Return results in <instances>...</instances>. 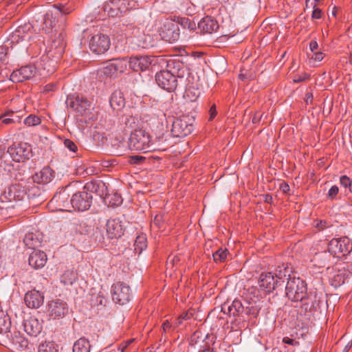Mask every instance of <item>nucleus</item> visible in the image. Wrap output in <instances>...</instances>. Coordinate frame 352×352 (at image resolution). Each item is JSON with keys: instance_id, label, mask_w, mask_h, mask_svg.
Masks as SVG:
<instances>
[{"instance_id": "nucleus-15", "label": "nucleus", "mask_w": 352, "mask_h": 352, "mask_svg": "<svg viewBox=\"0 0 352 352\" xmlns=\"http://www.w3.org/2000/svg\"><path fill=\"white\" fill-rule=\"evenodd\" d=\"M110 46V40L107 35L101 33L94 35L89 41L91 51L97 54L107 52Z\"/></svg>"}, {"instance_id": "nucleus-42", "label": "nucleus", "mask_w": 352, "mask_h": 352, "mask_svg": "<svg viewBox=\"0 0 352 352\" xmlns=\"http://www.w3.org/2000/svg\"><path fill=\"white\" fill-rule=\"evenodd\" d=\"M228 255V250L222 248H219L212 254L213 260L216 263H222L226 261Z\"/></svg>"}, {"instance_id": "nucleus-53", "label": "nucleus", "mask_w": 352, "mask_h": 352, "mask_svg": "<svg viewBox=\"0 0 352 352\" xmlns=\"http://www.w3.org/2000/svg\"><path fill=\"white\" fill-rule=\"evenodd\" d=\"M122 120L124 122V124H126V127L133 128V124H135L136 119L133 116H126L125 117H123Z\"/></svg>"}, {"instance_id": "nucleus-40", "label": "nucleus", "mask_w": 352, "mask_h": 352, "mask_svg": "<svg viewBox=\"0 0 352 352\" xmlns=\"http://www.w3.org/2000/svg\"><path fill=\"white\" fill-rule=\"evenodd\" d=\"M77 279V274L73 270H66L60 276V282L65 285H72Z\"/></svg>"}, {"instance_id": "nucleus-39", "label": "nucleus", "mask_w": 352, "mask_h": 352, "mask_svg": "<svg viewBox=\"0 0 352 352\" xmlns=\"http://www.w3.org/2000/svg\"><path fill=\"white\" fill-rule=\"evenodd\" d=\"M0 120L2 123L6 124H10L12 123H19L21 122V116L18 115L17 113H14V111H8L1 117H0Z\"/></svg>"}, {"instance_id": "nucleus-45", "label": "nucleus", "mask_w": 352, "mask_h": 352, "mask_svg": "<svg viewBox=\"0 0 352 352\" xmlns=\"http://www.w3.org/2000/svg\"><path fill=\"white\" fill-rule=\"evenodd\" d=\"M38 352H58L57 345L54 342H45L40 344Z\"/></svg>"}, {"instance_id": "nucleus-56", "label": "nucleus", "mask_w": 352, "mask_h": 352, "mask_svg": "<svg viewBox=\"0 0 352 352\" xmlns=\"http://www.w3.org/2000/svg\"><path fill=\"white\" fill-rule=\"evenodd\" d=\"M57 89L56 85L55 83H49L47 84L43 88L44 93H50L55 91Z\"/></svg>"}, {"instance_id": "nucleus-10", "label": "nucleus", "mask_w": 352, "mask_h": 352, "mask_svg": "<svg viewBox=\"0 0 352 352\" xmlns=\"http://www.w3.org/2000/svg\"><path fill=\"white\" fill-rule=\"evenodd\" d=\"M126 28L129 30H132V34H135L131 41V43L135 45L134 48L149 49L154 46L155 42L151 35L145 34L132 24L127 25Z\"/></svg>"}, {"instance_id": "nucleus-58", "label": "nucleus", "mask_w": 352, "mask_h": 352, "mask_svg": "<svg viewBox=\"0 0 352 352\" xmlns=\"http://www.w3.org/2000/svg\"><path fill=\"white\" fill-rule=\"evenodd\" d=\"M217 114L216 105L214 104L211 106L209 110V120L212 121Z\"/></svg>"}, {"instance_id": "nucleus-13", "label": "nucleus", "mask_w": 352, "mask_h": 352, "mask_svg": "<svg viewBox=\"0 0 352 352\" xmlns=\"http://www.w3.org/2000/svg\"><path fill=\"white\" fill-rule=\"evenodd\" d=\"M25 197V187L20 184H15L5 189L0 196V200L2 203H9L12 201L23 200Z\"/></svg>"}, {"instance_id": "nucleus-47", "label": "nucleus", "mask_w": 352, "mask_h": 352, "mask_svg": "<svg viewBox=\"0 0 352 352\" xmlns=\"http://www.w3.org/2000/svg\"><path fill=\"white\" fill-rule=\"evenodd\" d=\"M146 160V157L141 155H130L128 157L127 162L130 164H142Z\"/></svg>"}, {"instance_id": "nucleus-11", "label": "nucleus", "mask_w": 352, "mask_h": 352, "mask_svg": "<svg viewBox=\"0 0 352 352\" xmlns=\"http://www.w3.org/2000/svg\"><path fill=\"white\" fill-rule=\"evenodd\" d=\"M71 12L72 9L65 5H54L52 9L45 14L43 23L46 28H53L59 16L69 14Z\"/></svg>"}, {"instance_id": "nucleus-23", "label": "nucleus", "mask_w": 352, "mask_h": 352, "mask_svg": "<svg viewBox=\"0 0 352 352\" xmlns=\"http://www.w3.org/2000/svg\"><path fill=\"white\" fill-rule=\"evenodd\" d=\"M54 174V171L50 167L45 166L32 175V179L34 183L44 186L52 181Z\"/></svg>"}, {"instance_id": "nucleus-48", "label": "nucleus", "mask_w": 352, "mask_h": 352, "mask_svg": "<svg viewBox=\"0 0 352 352\" xmlns=\"http://www.w3.org/2000/svg\"><path fill=\"white\" fill-rule=\"evenodd\" d=\"M340 184L342 187L349 188V191L352 192V178L350 179L346 175H342L340 177Z\"/></svg>"}, {"instance_id": "nucleus-17", "label": "nucleus", "mask_w": 352, "mask_h": 352, "mask_svg": "<svg viewBox=\"0 0 352 352\" xmlns=\"http://www.w3.org/2000/svg\"><path fill=\"white\" fill-rule=\"evenodd\" d=\"M155 60V58L149 56H132L129 60V66L135 72H143L148 69Z\"/></svg>"}, {"instance_id": "nucleus-46", "label": "nucleus", "mask_w": 352, "mask_h": 352, "mask_svg": "<svg viewBox=\"0 0 352 352\" xmlns=\"http://www.w3.org/2000/svg\"><path fill=\"white\" fill-rule=\"evenodd\" d=\"M113 64L112 61L107 63V65L100 69L99 74L100 75H104L106 76H111L116 74L114 67H113Z\"/></svg>"}, {"instance_id": "nucleus-41", "label": "nucleus", "mask_w": 352, "mask_h": 352, "mask_svg": "<svg viewBox=\"0 0 352 352\" xmlns=\"http://www.w3.org/2000/svg\"><path fill=\"white\" fill-rule=\"evenodd\" d=\"M115 68L116 73H123L126 69L127 65H129V60L126 58H115L111 60Z\"/></svg>"}, {"instance_id": "nucleus-37", "label": "nucleus", "mask_w": 352, "mask_h": 352, "mask_svg": "<svg viewBox=\"0 0 352 352\" xmlns=\"http://www.w3.org/2000/svg\"><path fill=\"white\" fill-rule=\"evenodd\" d=\"M302 301H303V303L301 309L305 312H311L316 309L319 304V300L316 298V295L314 296V299H311V294L306 296Z\"/></svg>"}, {"instance_id": "nucleus-1", "label": "nucleus", "mask_w": 352, "mask_h": 352, "mask_svg": "<svg viewBox=\"0 0 352 352\" xmlns=\"http://www.w3.org/2000/svg\"><path fill=\"white\" fill-rule=\"evenodd\" d=\"M104 187V184L101 182L87 183L82 190L74 193L70 198L72 208L78 211L88 210L93 199L92 195L88 191L98 193L99 189Z\"/></svg>"}, {"instance_id": "nucleus-54", "label": "nucleus", "mask_w": 352, "mask_h": 352, "mask_svg": "<svg viewBox=\"0 0 352 352\" xmlns=\"http://www.w3.org/2000/svg\"><path fill=\"white\" fill-rule=\"evenodd\" d=\"M64 145L69 151L74 153H75L77 151V146L73 141L70 140L69 139H65L64 140Z\"/></svg>"}, {"instance_id": "nucleus-55", "label": "nucleus", "mask_w": 352, "mask_h": 352, "mask_svg": "<svg viewBox=\"0 0 352 352\" xmlns=\"http://www.w3.org/2000/svg\"><path fill=\"white\" fill-rule=\"evenodd\" d=\"M322 10L320 8H316V5L314 4V10L311 14V18L313 19H319L322 18Z\"/></svg>"}, {"instance_id": "nucleus-62", "label": "nucleus", "mask_w": 352, "mask_h": 352, "mask_svg": "<svg viewBox=\"0 0 352 352\" xmlns=\"http://www.w3.org/2000/svg\"><path fill=\"white\" fill-rule=\"evenodd\" d=\"M313 94L311 92H307L305 94V101L306 104H311L313 102Z\"/></svg>"}, {"instance_id": "nucleus-16", "label": "nucleus", "mask_w": 352, "mask_h": 352, "mask_svg": "<svg viewBox=\"0 0 352 352\" xmlns=\"http://www.w3.org/2000/svg\"><path fill=\"white\" fill-rule=\"evenodd\" d=\"M125 228V221L118 218L110 219L106 223L107 234L109 239L120 238L123 235Z\"/></svg>"}, {"instance_id": "nucleus-52", "label": "nucleus", "mask_w": 352, "mask_h": 352, "mask_svg": "<svg viewBox=\"0 0 352 352\" xmlns=\"http://www.w3.org/2000/svg\"><path fill=\"white\" fill-rule=\"evenodd\" d=\"M289 270L287 268H284L283 270H279L278 272L276 274L275 280H278V283H280V280H282L283 278L287 276L289 278Z\"/></svg>"}, {"instance_id": "nucleus-36", "label": "nucleus", "mask_w": 352, "mask_h": 352, "mask_svg": "<svg viewBox=\"0 0 352 352\" xmlns=\"http://www.w3.org/2000/svg\"><path fill=\"white\" fill-rule=\"evenodd\" d=\"M90 349L89 341L84 337L76 340L73 346V352H90Z\"/></svg>"}, {"instance_id": "nucleus-14", "label": "nucleus", "mask_w": 352, "mask_h": 352, "mask_svg": "<svg viewBox=\"0 0 352 352\" xmlns=\"http://www.w3.org/2000/svg\"><path fill=\"white\" fill-rule=\"evenodd\" d=\"M187 117L176 118L172 124L171 133L174 137L184 138L192 133L193 125L188 122Z\"/></svg>"}, {"instance_id": "nucleus-51", "label": "nucleus", "mask_w": 352, "mask_h": 352, "mask_svg": "<svg viewBox=\"0 0 352 352\" xmlns=\"http://www.w3.org/2000/svg\"><path fill=\"white\" fill-rule=\"evenodd\" d=\"M118 8H119V16L129 10V4L126 0H118Z\"/></svg>"}, {"instance_id": "nucleus-27", "label": "nucleus", "mask_w": 352, "mask_h": 352, "mask_svg": "<svg viewBox=\"0 0 352 352\" xmlns=\"http://www.w3.org/2000/svg\"><path fill=\"white\" fill-rule=\"evenodd\" d=\"M23 242L28 248L35 250L41 246L43 234L39 232H29L25 234Z\"/></svg>"}, {"instance_id": "nucleus-5", "label": "nucleus", "mask_w": 352, "mask_h": 352, "mask_svg": "<svg viewBox=\"0 0 352 352\" xmlns=\"http://www.w3.org/2000/svg\"><path fill=\"white\" fill-rule=\"evenodd\" d=\"M328 249L334 257H341L352 251V242L348 237L333 239L328 245Z\"/></svg>"}, {"instance_id": "nucleus-63", "label": "nucleus", "mask_w": 352, "mask_h": 352, "mask_svg": "<svg viewBox=\"0 0 352 352\" xmlns=\"http://www.w3.org/2000/svg\"><path fill=\"white\" fill-rule=\"evenodd\" d=\"M283 342L285 344H289V345H295V344H298L297 341H296L295 340L292 339L289 337L283 338Z\"/></svg>"}, {"instance_id": "nucleus-7", "label": "nucleus", "mask_w": 352, "mask_h": 352, "mask_svg": "<svg viewBox=\"0 0 352 352\" xmlns=\"http://www.w3.org/2000/svg\"><path fill=\"white\" fill-rule=\"evenodd\" d=\"M7 152L13 161L21 162L30 158L32 155V148L28 143L20 142L8 147Z\"/></svg>"}, {"instance_id": "nucleus-50", "label": "nucleus", "mask_w": 352, "mask_h": 352, "mask_svg": "<svg viewBox=\"0 0 352 352\" xmlns=\"http://www.w3.org/2000/svg\"><path fill=\"white\" fill-rule=\"evenodd\" d=\"M25 32V28L24 27H19L16 31L14 32L12 35L13 39H16V38H21V41L27 40L30 38V36L27 35H23V34Z\"/></svg>"}, {"instance_id": "nucleus-64", "label": "nucleus", "mask_w": 352, "mask_h": 352, "mask_svg": "<svg viewBox=\"0 0 352 352\" xmlns=\"http://www.w3.org/2000/svg\"><path fill=\"white\" fill-rule=\"evenodd\" d=\"M318 44L316 41H311L309 43V49L312 52H314L315 50H318Z\"/></svg>"}, {"instance_id": "nucleus-19", "label": "nucleus", "mask_w": 352, "mask_h": 352, "mask_svg": "<svg viewBox=\"0 0 352 352\" xmlns=\"http://www.w3.org/2000/svg\"><path fill=\"white\" fill-rule=\"evenodd\" d=\"M36 74V67L28 65L14 70L10 75V80L13 82H21L32 78Z\"/></svg>"}, {"instance_id": "nucleus-49", "label": "nucleus", "mask_w": 352, "mask_h": 352, "mask_svg": "<svg viewBox=\"0 0 352 352\" xmlns=\"http://www.w3.org/2000/svg\"><path fill=\"white\" fill-rule=\"evenodd\" d=\"M24 123L28 126H36L41 123L40 118L34 115H30L24 120Z\"/></svg>"}, {"instance_id": "nucleus-57", "label": "nucleus", "mask_w": 352, "mask_h": 352, "mask_svg": "<svg viewBox=\"0 0 352 352\" xmlns=\"http://www.w3.org/2000/svg\"><path fill=\"white\" fill-rule=\"evenodd\" d=\"M339 192V188L337 186H333L329 190L328 197L331 199H334Z\"/></svg>"}, {"instance_id": "nucleus-31", "label": "nucleus", "mask_w": 352, "mask_h": 352, "mask_svg": "<svg viewBox=\"0 0 352 352\" xmlns=\"http://www.w3.org/2000/svg\"><path fill=\"white\" fill-rule=\"evenodd\" d=\"M109 103L112 109L118 111L122 109L125 106L123 93L120 90L113 92L109 99Z\"/></svg>"}, {"instance_id": "nucleus-4", "label": "nucleus", "mask_w": 352, "mask_h": 352, "mask_svg": "<svg viewBox=\"0 0 352 352\" xmlns=\"http://www.w3.org/2000/svg\"><path fill=\"white\" fill-rule=\"evenodd\" d=\"M67 104V107L73 109L78 116H87L91 113V103L82 95L68 97Z\"/></svg>"}, {"instance_id": "nucleus-8", "label": "nucleus", "mask_w": 352, "mask_h": 352, "mask_svg": "<svg viewBox=\"0 0 352 352\" xmlns=\"http://www.w3.org/2000/svg\"><path fill=\"white\" fill-rule=\"evenodd\" d=\"M161 38L173 43L179 40L180 32L177 24L173 20H166L160 30Z\"/></svg>"}, {"instance_id": "nucleus-35", "label": "nucleus", "mask_w": 352, "mask_h": 352, "mask_svg": "<svg viewBox=\"0 0 352 352\" xmlns=\"http://www.w3.org/2000/svg\"><path fill=\"white\" fill-rule=\"evenodd\" d=\"M11 324V320L8 314L3 310H0V334L10 332Z\"/></svg>"}, {"instance_id": "nucleus-3", "label": "nucleus", "mask_w": 352, "mask_h": 352, "mask_svg": "<svg viewBox=\"0 0 352 352\" xmlns=\"http://www.w3.org/2000/svg\"><path fill=\"white\" fill-rule=\"evenodd\" d=\"M307 284L299 277L289 275L285 286L287 297L294 302L302 301L307 296Z\"/></svg>"}, {"instance_id": "nucleus-30", "label": "nucleus", "mask_w": 352, "mask_h": 352, "mask_svg": "<svg viewBox=\"0 0 352 352\" xmlns=\"http://www.w3.org/2000/svg\"><path fill=\"white\" fill-rule=\"evenodd\" d=\"M247 305L245 307L244 313L248 316L256 318L259 314L261 309L263 307V301L258 299L246 302Z\"/></svg>"}, {"instance_id": "nucleus-34", "label": "nucleus", "mask_w": 352, "mask_h": 352, "mask_svg": "<svg viewBox=\"0 0 352 352\" xmlns=\"http://www.w3.org/2000/svg\"><path fill=\"white\" fill-rule=\"evenodd\" d=\"M173 21L175 22L177 25H180L184 29H187L190 32H193L197 28L196 23L185 16H175Z\"/></svg>"}, {"instance_id": "nucleus-29", "label": "nucleus", "mask_w": 352, "mask_h": 352, "mask_svg": "<svg viewBox=\"0 0 352 352\" xmlns=\"http://www.w3.org/2000/svg\"><path fill=\"white\" fill-rule=\"evenodd\" d=\"M9 339L12 346L19 351H23L28 346V340L19 331L11 333Z\"/></svg>"}, {"instance_id": "nucleus-24", "label": "nucleus", "mask_w": 352, "mask_h": 352, "mask_svg": "<svg viewBox=\"0 0 352 352\" xmlns=\"http://www.w3.org/2000/svg\"><path fill=\"white\" fill-rule=\"evenodd\" d=\"M221 311L230 316H239L244 313L245 306L239 300H234L231 304L224 303L221 307Z\"/></svg>"}, {"instance_id": "nucleus-44", "label": "nucleus", "mask_w": 352, "mask_h": 352, "mask_svg": "<svg viewBox=\"0 0 352 352\" xmlns=\"http://www.w3.org/2000/svg\"><path fill=\"white\" fill-rule=\"evenodd\" d=\"M135 250L141 253L147 246L146 237L144 234L139 235L136 237L134 243Z\"/></svg>"}, {"instance_id": "nucleus-43", "label": "nucleus", "mask_w": 352, "mask_h": 352, "mask_svg": "<svg viewBox=\"0 0 352 352\" xmlns=\"http://www.w3.org/2000/svg\"><path fill=\"white\" fill-rule=\"evenodd\" d=\"M105 201L109 202V205L115 207L118 206L122 203V198L120 195L113 193L111 195H106Z\"/></svg>"}, {"instance_id": "nucleus-22", "label": "nucleus", "mask_w": 352, "mask_h": 352, "mask_svg": "<svg viewBox=\"0 0 352 352\" xmlns=\"http://www.w3.org/2000/svg\"><path fill=\"white\" fill-rule=\"evenodd\" d=\"M24 331L30 336L36 337L42 331L43 326L35 317H28L23 320Z\"/></svg>"}, {"instance_id": "nucleus-9", "label": "nucleus", "mask_w": 352, "mask_h": 352, "mask_svg": "<svg viewBox=\"0 0 352 352\" xmlns=\"http://www.w3.org/2000/svg\"><path fill=\"white\" fill-rule=\"evenodd\" d=\"M68 312V305L63 300L54 299L47 302V313L52 319L58 320L63 318Z\"/></svg>"}, {"instance_id": "nucleus-32", "label": "nucleus", "mask_w": 352, "mask_h": 352, "mask_svg": "<svg viewBox=\"0 0 352 352\" xmlns=\"http://www.w3.org/2000/svg\"><path fill=\"white\" fill-rule=\"evenodd\" d=\"M201 91L197 84H188L184 94V98L187 102H195L199 97Z\"/></svg>"}, {"instance_id": "nucleus-38", "label": "nucleus", "mask_w": 352, "mask_h": 352, "mask_svg": "<svg viewBox=\"0 0 352 352\" xmlns=\"http://www.w3.org/2000/svg\"><path fill=\"white\" fill-rule=\"evenodd\" d=\"M118 8V0H111L104 4V11L109 16L117 17L119 16V8Z\"/></svg>"}, {"instance_id": "nucleus-26", "label": "nucleus", "mask_w": 352, "mask_h": 352, "mask_svg": "<svg viewBox=\"0 0 352 352\" xmlns=\"http://www.w3.org/2000/svg\"><path fill=\"white\" fill-rule=\"evenodd\" d=\"M47 261V255L43 251L33 250L29 256L28 263L34 269L43 267Z\"/></svg>"}, {"instance_id": "nucleus-59", "label": "nucleus", "mask_w": 352, "mask_h": 352, "mask_svg": "<svg viewBox=\"0 0 352 352\" xmlns=\"http://www.w3.org/2000/svg\"><path fill=\"white\" fill-rule=\"evenodd\" d=\"M309 78V75L304 74L302 76H295L293 80L294 82L298 83L307 80Z\"/></svg>"}, {"instance_id": "nucleus-33", "label": "nucleus", "mask_w": 352, "mask_h": 352, "mask_svg": "<svg viewBox=\"0 0 352 352\" xmlns=\"http://www.w3.org/2000/svg\"><path fill=\"white\" fill-rule=\"evenodd\" d=\"M25 195L30 199H34L41 195L43 192V187L40 184L32 182H29L28 185L25 188Z\"/></svg>"}, {"instance_id": "nucleus-60", "label": "nucleus", "mask_w": 352, "mask_h": 352, "mask_svg": "<svg viewBox=\"0 0 352 352\" xmlns=\"http://www.w3.org/2000/svg\"><path fill=\"white\" fill-rule=\"evenodd\" d=\"M324 57V54L321 52H314L312 58L316 61H321Z\"/></svg>"}, {"instance_id": "nucleus-2", "label": "nucleus", "mask_w": 352, "mask_h": 352, "mask_svg": "<svg viewBox=\"0 0 352 352\" xmlns=\"http://www.w3.org/2000/svg\"><path fill=\"white\" fill-rule=\"evenodd\" d=\"M129 147L131 150L149 152L155 149L150 134L142 129H135L131 133Z\"/></svg>"}, {"instance_id": "nucleus-25", "label": "nucleus", "mask_w": 352, "mask_h": 352, "mask_svg": "<svg viewBox=\"0 0 352 352\" xmlns=\"http://www.w3.org/2000/svg\"><path fill=\"white\" fill-rule=\"evenodd\" d=\"M197 28L204 34H212L219 29V23L212 17L207 16L198 23Z\"/></svg>"}, {"instance_id": "nucleus-12", "label": "nucleus", "mask_w": 352, "mask_h": 352, "mask_svg": "<svg viewBox=\"0 0 352 352\" xmlns=\"http://www.w3.org/2000/svg\"><path fill=\"white\" fill-rule=\"evenodd\" d=\"M157 84L162 89L171 92L177 87V78L176 76L168 70L161 71L155 75Z\"/></svg>"}, {"instance_id": "nucleus-28", "label": "nucleus", "mask_w": 352, "mask_h": 352, "mask_svg": "<svg viewBox=\"0 0 352 352\" xmlns=\"http://www.w3.org/2000/svg\"><path fill=\"white\" fill-rule=\"evenodd\" d=\"M332 254L329 251H322L314 254L311 262L313 265L318 268H324L329 265L331 258Z\"/></svg>"}, {"instance_id": "nucleus-21", "label": "nucleus", "mask_w": 352, "mask_h": 352, "mask_svg": "<svg viewBox=\"0 0 352 352\" xmlns=\"http://www.w3.org/2000/svg\"><path fill=\"white\" fill-rule=\"evenodd\" d=\"M24 301L28 307L37 309L43 305L44 296L40 292L33 289L25 294Z\"/></svg>"}, {"instance_id": "nucleus-20", "label": "nucleus", "mask_w": 352, "mask_h": 352, "mask_svg": "<svg viewBox=\"0 0 352 352\" xmlns=\"http://www.w3.org/2000/svg\"><path fill=\"white\" fill-rule=\"evenodd\" d=\"M258 285L265 293H270L278 285V280H275V276L272 272L262 273L258 279Z\"/></svg>"}, {"instance_id": "nucleus-18", "label": "nucleus", "mask_w": 352, "mask_h": 352, "mask_svg": "<svg viewBox=\"0 0 352 352\" xmlns=\"http://www.w3.org/2000/svg\"><path fill=\"white\" fill-rule=\"evenodd\" d=\"M69 194L66 189L56 192L52 199L50 200V204L54 206L56 210L60 211H70L72 206L70 199L68 200Z\"/></svg>"}, {"instance_id": "nucleus-61", "label": "nucleus", "mask_w": 352, "mask_h": 352, "mask_svg": "<svg viewBox=\"0 0 352 352\" xmlns=\"http://www.w3.org/2000/svg\"><path fill=\"white\" fill-rule=\"evenodd\" d=\"M198 352H214L213 348L210 347L208 344H204L200 346Z\"/></svg>"}, {"instance_id": "nucleus-6", "label": "nucleus", "mask_w": 352, "mask_h": 352, "mask_svg": "<svg viewBox=\"0 0 352 352\" xmlns=\"http://www.w3.org/2000/svg\"><path fill=\"white\" fill-rule=\"evenodd\" d=\"M111 295L113 300L120 305L129 302L132 298L130 287L121 282H118L112 285Z\"/></svg>"}]
</instances>
